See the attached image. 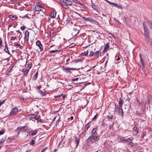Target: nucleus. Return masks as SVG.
Segmentation results:
<instances>
[{"mask_svg":"<svg viewBox=\"0 0 152 152\" xmlns=\"http://www.w3.org/2000/svg\"><path fill=\"white\" fill-rule=\"evenodd\" d=\"M97 129L94 128L93 129L92 132V134L86 140V142L88 143L96 142L99 140V136L98 133L96 132Z\"/></svg>","mask_w":152,"mask_h":152,"instance_id":"1","label":"nucleus"},{"mask_svg":"<svg viewBox=\"0 0 152 152\" xmlns=\"http://www.w3.org/2000/svg\"><path fill=\"white\" fill-rule=\"evenodd\" d=\"M80 30V28L79 26L74 28L72 33V35L73 36H76L79 34Z\"/></svg>","mask_w":152,"mask_h":152,"instance_id":"2","label":"nucleus"},{"mask_svg":"<svg viewBox=\"0 0 152 152\" xmlns=\"http://www.w3.org/2000/svg\"><path fill=\"white\" fill-rule=\"evenodd\" d=\"M143 24L145 35V40L147 41H149L150 39V36L148 35V31L146 30V26L145 25L144 23H143Z\"/></svg>","mask_w":152,"mask_h":152,"instance_id":"3","label":"nucleus"},{"mask_svg":"<svg viewBox=\"0 0 152 152\" xmlns=\"http://www.w3.org/2000/svg\"><path fill=\"white\" fill-rule=\"evenodd\" d=\"M31 115L30 117L31 119L34 118L38 122H42V120L40 118V116L38 115H29V116Z\"/></svg>","mask_w":152,"mask_h":152,"instance_id":"4","label":"nucleus"},{"mask_svg":"<svg viewBox=\"0 0 152 152\" xmlns=\"http://www.w3.org/2000/svg\"><path fill=\"white\" fill-rule=\"evenodd\" d=\"M124 101L120 97L119 99V107L118 108V110L119 111V112L120 113H123L122 110V105Z\"/></svg>","mask_w":152,"mask_h":152,"instance_id":"5","label":"nucleus"},{"mask_svg":"<svg viewBox=\"0 0 152 152\" xmlns=\"http://www.w3.org/2000/svg\"><path fill=\"white\" fill-rule=\"evenodd\" d=\"M43 8V7L40 4L37 3L35 7V10L36 11H42L41 9Z\"/></svg>","mask_w":152,"mask_h":152,"instance_id":"6","label":"nucleus"},{"mask_svg":"<svg viewBox=\"0 0 152 152\" xmlns=\"http://www.w3.org/2000/svg\"><path fill=\"white\" fill-rule=\"evenodd\" d=\"M28 127L27 126H23L18 127L17 128L16 130L17 132H19L20 131L23 132L28 129Z\"/></svg>","mask_w":152,"mask_h":152,"instance_id":"7","label":"nucleus"},{"mask_svg":"<svg viewBox=\"0 0 152 152\" xmlns=\"http://www.w3.org/2000/svg\"><path fill=\"white\" fill-rule=\"evenodd\" d=\"M36 44L39 48L40 51H42L43 50V46L39 41H37L36 42Z\"/></svg>","mask_w":152,"mask_h":152,"instance_id":"8","label":"nucleus"},{"mask_svg":"<svg viewBox=\"0 0 152 152\" xmlns=\"http://www.w3.org/2000/svg\"><path fill=\"white\" fill-rule=\"evenodd\" d=\"M62 1L63 3L68 5H71L72 4V1L69 0H63Z\"/></svg>","mask_w":152,"mask_h":152,"instance_id":"9","label":"nucleus"},{"mask_svg":"<svg viewBox=\"0 0 152 152\" xmlns=\"http://www.w3.org/2000/svg\"><path fill=\"white\" fill-rule=\"evenodd\" d=\"M133 132L134 135H136L138 132V128L134 126L133 129Z\"/></svg>","mask_w":152,"mask_h":152,"instance_id":"10","label":"nucleus"},{"mask_svg":"<svg viewBox=\"0 0 152 152\" xmlns=\"http://www.w3.org/2000/svg\"><path fill=\"white\" fill-rule=\"evenodd\" d=\"M18 112V109L17 108H13L11 111L10 114H15Z\"/></svg>","mask_w":152,"mask_h":152,"instance_id":"11","label":"nucleus"},{"mask_svg":"<svg viewBox=\"0 0 152 152\" xmlns=\"http://www.w3.org/2000/svg\"><path fill=\"white\" fill-rule=\"evenodd\" d=\"M25 37L24 39L28 41V37L29 36V33L28 30H26L25 31Z\"/></svg>","mask_w":152,"mask_h":152,"instance_id":"12","label":"nucleus"},{"mask_svg":"<svg viewBox=\"0 0 152 152\" xmlns=\"http://www.w3.org/2000/svg\"><path fill=\"white\" fill-rule=\"evenodd\" d=\"M83 19L87 20L88 21H91L92 22H93L94 21V20L92 18H87L84 17H83Z\"/></svg>","mask_w":152,"mask_h":152,"instance_id":"13","label":"nucleus"},{"mask_svg":"<svg viewBox=\"0 0 152 152\" xmlns=\"http://www.w3.org/2000/svg\"><path fill=\"white\" fill-rule=\"evenodd\" d=\"M122 141H125L126 142H128L129 141V140H132L133 139V138L132 137H130L129 138H127V139L123 138V139H121Z\"/></svg>","mask_w":152,"mask_h":152,"instance_id":"14","label":"nucleus"},{"mask_svg":"<svg viewBox=\"0 0 152 152\" xmlns=\"http://www.w3.org/2000/svg\"><path fill=\"white\" fill-rule=\"evenodd\" d=\"M111 5L114 6V7H116L118 9H121V6H120L118 5V4H117L112 2V3H111Z\"/></svg>","mask_w":152,"mask_h":152,"instance_id":"15","label":"nucleus"},{"mask_svg":"<svg viewBox=\"0 0 152 152\" xmlns=\"http://www.w3.org/2000/svg\"><path fill=\"white\" fill-rule=\"evenodd\" d=\"M38 130H35L34 131H31L30 132L31 135V136H33V135H36L37 132Z\"/></svg>","mask_w":152,"mask_h":152,"instance_id":"16","label":"nucleus"},{"mask_svg":"<svg viewBox=\"0 0 152 152\" xmlns=\"http://www.w3.org/2000/svg\"><path fill=\"white\" fill-rule=\"evenodd\" d=\"M90 127V125H89V123H88L85 125V128L84 129V131L86 132L88 130V128Z\"/></svg>","mask_w":152,"mask_h":152,"instance_id":"17","label":"nucleus"},{"mask_svg":"<svg viewBox=\"0 0 152 152\" xmlns=\"http://www.w3.org/2000/svg\"><path fill=\"white\" fill-rule=\"evenodd\" d=\"M4 50L5 52L8 53V54L10 55V52L8 50V48L7 47V44L5 45V47L4 49Z\"/></svg>","mask_w":152,"mask_h":152,"instance_id":"18","label":"nucleus"},{"mask_svg":"<svg viewBox=\"0 0 152 152\" xmlns=\"http://www.w3.org/2000/svg\"><path fill=\"white\" fill-rule=\"evenodd\" d=\"M55 33V31L54 29L51 30L50 32V37H53L54 35V34Z\"/></svg>","mask_w":152,"mask_h":152,"instance_id":"19","label":"nucleus"},{"mask_svg":"<svg viewBox=\"0 0 152 152\" xmlns=\"http://www.w3.org/2000/svg\"><path fill=\"white\" fill-rule=\"evenodd\" d=\"M101 52L99 51H97L94 53V56L98 57L99 55L101 54Z\"/></svg>","mask_w":152,"mask_h":152,"instance_id":"20","label":"nucleus"},{"mask_svg":"<svg viewBox=\"0 0 152 152\" xmlns=\"http://www.w3.org/2000/svg\"><path fill=\"white\" fill-rule=\"evenodd\" d=\"M17 32L19 33V35L18 37L19 38V41L20 40V39L22 37V35L20 31L19 30H18L16 31Z\"/></svg>","mask_w":152,"mask_h":152,"instance_id":"21","label":"nucleus"},{"mask_svg":"<svg viewBox=\"0 0 152 152\" xmlns=\"http://www.w3.org/2000/svg\"><path fill=\"white\" fill-rule=\"evenodd\" d=\"M56 15V12H54L51 13L50 16L52 18H55Z\"/></svg>","mask_w":152,"mask_h":152,"instance_id":"22","label":"nucleus"},{"mask_svg":"<svg viewBox=\"0 0 152 152\" xmlns=\"http://www.w3.org/2000/svg\"><path fill=\"white\" fill-rule=\"evenodd\" d=\"M109 47V46L108 45V43H107L104 46V51H106L107 50H108V48Z\"/></svg>","mask_w":152,"mask_h":152,"instance_id":"23","label":"nucleus"},{"mask_svg":"<svg viewBox=\"0 0 152 152\" xmlns=\"http://www.w3.org/2000/svg\"><path fill=\"white\" fill-rule=\"evenodd\" d=\"M62 7L66 9H68L69 8V7L68 5H66L65 4L63 3L61 4Z\"/></svg>","mask_w":152,"mask_h":152,"instance_id":"24","label":"nucleus"},{"mask_svg":"<svg viewBox=\"0 0 152 152\" xmlns=\"http://www.w3.org/2000/svg\"><path fill=\"white\" fill-rule=\"evenodd\" d=\"M6 139V137H3L0 140V144L4 142Z\"/></svg>","mask_w":152,"mask_h":152,"instance_id":"25","label":"nucleus"},{"mask_svg":"<svg viewBox=\"0 0 152 152\" xmlns=\"http://www.w3.org/2000/svg\"><path fill=\"white\" fill-rule=\"evenodd\" d=\"M91 7L92 8L95 10H96L97 9V7L94 3L92 4Z\"/></svg>","mask_w":152,"mask_h":152,"instance_id":"26","label":"nucleus"},{"mask_svg":"<svg viewBox=\"0 0 152 152\" xmlns=\"http://www.w3.org/2000/svg\"><path fill=\"white\" fill-rule=\"evenodd\" d=\"M147 20L149 26L152 29V21L148 20V19Z\"/></svg>","mask_w":152,"mask_h":152,"instance_id":"27","label":"nucleus"},{"mask_svg":"<svg viewBox=\"0 0 152 152\" xmlns=\"http://www.w3.org/2000/svg\"><path fill=\"white\" fill-rule=\"evenodd\" d=\"M15 46L20 49H22L23 47L20 44H15Z\"/></svg>","mask_w":152,"mask_h":152,"instance_id":"28","label":"nucleus"},{"mask_svg":"<svg viewBox=\"0 0 152 152\" xmlns=\"http://www.w3.org/2000/svg\"><path fill=\"white\" fill-rule=\"evenodd\" d=\"M9 18H10L11 19H12V20H14L16 19V17L15 16H14L12 15H10L9 16Z\"/></svg>","mask_w":152,"mask_h":152,"instance_id":"29","label":"nucleus"},{"mask_svg":"<svg viewBox=\"0 0 152 152\" xmlns=\"http://www.w3.org/2000/svg\"><path fill=\"white\" fill-rule=\"evenodd\" d=\"M75 140L76 143V147H77V145L79 143V140L77 137H75Z\"/></svg>","mask_w":152,"mask_h":152,"instance_id":"30","label":"nucleus"},{"mask_svg":"<svg viewBox=\"0 0 152 152\" xmlns=\"http://www.w3.org/2000/svg\"><path fill=\"white\" fill-rule=\"evenodd\" d=\"M94 55V52L93 51H91L89 53V56L91 57Z\"/></svg>","mask_w":152,"mask_h":152,"instance_id":"31","label":"nucleus"},{"mask_svg":"<svg viewBox=\"0 0 152 152\" xmlns=\"http://www.w3.org/2000/svg\"><path fill=\"white\" fill-rule=\"evenodd\" d=\"M35 142V141L34 140H33L30 143V144L34 146V142Z\"/></svg>","mask_w":152,"mask_h":152,"instance_id":"32","label":"nucleus"},{"mask_svg":"<svg viewBox=\"0 0 152 152\" xmlns=\"http://www.w3.org/2000/svg\"><path fill=\"white\" fill-rule=\"evenodd\" d=\"M88 54V52L87 51L86 52H85L82 53V55L83 56H87Z\"/></svg>","mask_w":152,"mask_h":152,"instance_id":"33","label":"nucleus"},{"mask_svg":"<svg viewBox=\"0 0 152 152\" xmlns=\"http://www.w3.org/2000/svg\"><path fill=\"white\" fill-rule=\"evenodd\" d=\"M80 4L81 6V7L83 8L86 9V6L83 4L81 3V2L80 3V4Z\"/></svg>","mask_w":152,"mask_h":152,"instance_id":"34","label":"nucleus"},{"mask_svg":"<svg viewBox=\"0 0 152 152\" xmlns=\"http://www.w3.org/2000/svg\"><path fill=\"white\" fill-rule=\"evenodd\" d=\"M72 1L73 2H74L76 4H80V2L78 1L77 0H73Z\"/></svg>","mask_w":152,"mask_h":152,"instance_id":"35","label":"nucleus"},{"mask_svg":"<svg viewBox=\"0 0 152 152\" xmlns=\"http://www.w3.org/2000/svg\"><path fill=\"white\" fill-rule=\"evenodd\" d=\"M17 39V37L16 36L15 37H12L11 38V40L12 41H14L15 39Z\"/></svg>","mask_w":152,"mask_h":152,"instance_id":"36","label":"nucleus"},{"mask_svg":"<svg viewBox=\"0 0 152 152\" xmlns=\"http://www.w3.org/2000/svg\"><path fill=\"white\" fill-rule=\"evenodd\" d=\"M57 118L58 119L57 121L58 120H59V119L60 118V115H58L57 116H56L54 118L53 120H54L56 118Z\"/></svg>","mask_w":152,"mask_h":152,"instance_id":"37","label":"nucleus"},{"mask_svg":"<svg viewBox=\"0 0 152 152\" xmlns=\"http://www.w3.org/2000/svg\"><path fill=\"white\" fill-rule=\"evenodd\" d=\"M38 74V72H37L36 73V74L35 75L34 77V78L35 80H36L37 79Z\"/></svg>","mask_w":152,"mask_h":152,"instance_id":"38","label":"nucleus"},{"mask_svg":"<svg viewBox=\"0 0 152 152\" xmlns=\"http://www.w3.org/2000/svg\"><path fill=\"white\" fill-rule=\"evenodd\" d=\"M58 51V50H50V53H53L56 52Z\"/></svg>","mask_w":152,"mask_h":152,"instance_id":"39","label":"nucleus"},{"mask_svg":"<svg viewBox=\"0 0 152 152\" xmlns=\"http://www.w3.org/2000/svg\"><path fill=\"white\" fill-rule=\"evenodd\" d=\"M106 117L107 119L108 118L112 119L113 118V115H110L107 116Z\"/></svg>","mask_w":152,"mask_h":152,"instance_id":"40","label":"nucleus"},{"mask_svg":"<svg viewBox=\"0 0 152 152\" xmlns=\"http://www.w3.org/2000/svg\"><path fill=\"white\" fill-rule=\"evenodd\" d=\"M29 70L28 69H26L24 71V74L26 75L28 73V72Z\"/></svg>","mask_w":152,"mask_h":152,"instance_id":"41","label":"nucleus"},{"mask_svg":"<svg viewBox=\"0 0 152 152\" xmlns=\"http://www.w3.org/2000/svg\"><path fill=\"white\" fill-rule=\"evenodd\" d=\"M48 147H44L41 152H44L48 148Z\"/></svg>","mask_w":152,"mask_h":152,"instance_id":"42","label":"nucleus"},{"mask_svg":"<svg viewBox=\"0 0 152 152\" xmlns=\"http://www.w3.org/2000/svg\"><path fill=\"white\" fill-rule=\"evenodd\" d=\"M39 92L42 95V96H44L45 95V93L43 92L42 91H40Z\"/></svg>","mask_w":152,"mask_h":152,"instance_id":"43","label":"nucleus"},{"mask_svg":"<svg viewBox=\"0 0 152 152\" xmlns=\"http://www.w3.org/2000/svg\"><path fill=\"white\" fill-rule=\"evenodd\" d=\"M129 144L130 145H131V146H133L134 145V143H133L132 142V141H130L129 142Z\"/></svg>","mask_w":152,"mask_h":152,"instance_id":"44","label":"nucleus"},{"mask_svg":"<svg viewBox=\"0 0 152 152\" xmlns=\"http://www.w3.org/2000/svg\"><path fill=\"white\" fill-rule=\"evenodd\" d=\"M26 27L25 26H22L21 27V28H21V30H24L25 29Z\"/></svg>","mask_w":152,"mask_h":152,"instance_id":"45","label":"nucleus"},{"mask_svg":"<svg viewBox=\"0 0 152 152\" xmlns=\"http://www.w3.org/2000/svg\"><path fill=\"white\" fill-rule=\"evenodd\" d=\"M5 132L4 131H0V135L3 134Z\"/></svg>","mask_w":152,"mask_h":152,"instance_id":"46","label":"nucleus"},{"mask_svg":"<svg viewBox=\"0 0 152 152\" xmlns=\"http://www.w3.org/2000/svg\"><path fill=\"white\" fill-rule=\"evenodd\" d=\"M65 69L66 71L67 72H70V70H69V69L68 68H66Z\"/></svg>","mask_w":152,"mask_h":152,"instance_id":"47","label":"nucleus"},{"mask_svg":"<svg viewBox=\"0 0 152 152\" xmlns=\"http://www.w3.org/2000/svg\"><path fill=\"white\" fill-rule=\"evenodd\" d=\"M4 102L5 100H3L0 102V107L2 104L4 103Z\"/></svg>","mask_w":152,"mask_h":152,"instance_id":"48","label":"nucleus"},{"mask_svg":"<svg viewBox=\"0 0 152 152\" xmlns=\"http://www.w3.org/2000/svg\"><path fill=\"white\" fill-rule=\"evenodd\" d=\"M78 80V78H75V79H73L72 80L73 82H74V81H77Z\"/></svg>","mask_w":152,"mask_h":152,"instance_id":"49","label":"nucleus"},{"mask_svg":"<svg viewBox=\"0 0 152 152\" xmlns=\"http://www.w3.org/2000/svg\"><path fill=\"white\" fill-rule=\"evenodd\" d=\"M2 44V42L1 38H0V46H1Z\"/></svg>","mask_w":152,"mask_h":152,"instance_id":"50","label":"nucleus"},{"mask_svg":"<svg viewBox=\"0 0 152 152\" xmlns=\"http://www.w3.org/2000/svg\"><path fill=\"white\" fill-rule=\"evenodd\" d=\"M114 21H115L116 23H120L119 22V21L117 20V19H114Z\"/></svg>","mask_w":152,"mask_h":152,"instance_id":"51","label":"nucleus"},{"mask_svg":"<svg viewBox=\"0 0 152 152\" xmlns=\"http://www.w3.org/2000/svg\"><path fill=\"white\" fill-rule=\"evenodd\" d=\"M96 115L94 116V118H93V120H94V119H95L96 117H97V115Z\"/></svg>","mask_w":152,"mask_h":152,"instance_id":"52","label":"nucleus"},{"mask_svg":"<svg viewBox=\"0 0 152 152\" xmlns=\"http://www.w3.org/2000/svg\"><path fill=\"white\" fill-rule=\"evenodd\" d=\"M106 1L109 4H110L111 5V3H112V2H110V1H108V0H106Z\"/></svg>","mask_w":152,"mask_h":152,"instance_id":"53","label":"nucleus"},{"mask_svg":"<svg viewBox=\"0 0 152 152\" xmlns=\"http://www.w3.org/2000/svg\"><path fill=\"white\" fill-rule=\"evenodd\" d=\"M140 62L142 63V59H141V54H140Z\"/></svg>","mask_w":152,"mask_h":152,"instance_id":"54","label":"nucleus"},{"mask_svg":"<svg viewBox=\"0 0 152 152\" xmlns=\"http://www.w3.org/2000/svg\"><path fill=\"white\" fill-rule=\"evenodd\" d=\"M96 152H102V151L101 150H99L97 151H96Z\"/></svg>","mask_w":152,"mask_h":152,"instance_id":"55","label":"nucleus"},{"mask_svg":"<svg viewBox=\"0 0 152 152\" xmlns=\"http://www.w3.org/2000/svg\"><path fill=\"white\" fill-rule=\"evenodd\" d=\"M70 118H71V120H73V119L74 117H73V116H71V117H70Z\"/></svg>","mask_w":152,"mask_h":152,"instance_id":"56","label":"nucleus"},{"mask_svg":"<svg viewBox=\"0 0 152 152\" xmlns=\"http://www.w3.org/2000/svg\"><path fill=\"white\" fill-rule=\"evenodd\" d=\"M120 59V58L119 57H118L116 59V60L117 61L119 60Z\"/></svg>","mask_w":152,"mask_h":152,"instance_id":"57","label":"nucleus"},{"mask_svg":"<svg viewBox=\"0 0 152 152\" xmlns=\"http://www.w3.org/2000/svg\"><path fill=\"white\" fill-rule=\"evenodd\" d=\"M61 96V95H58L56 96V97H60Z\"/></svg>","mask_w":152,"mask_h":152,"instance_id":"58","label":"nucleus"},{"mask_svg":"<svg viewBox=\"0 0 152 152\" xmlns=\"http://www.w3.org/2000/svg\"><path fill=\"white\" fill-rule=\"evenodd\" d=\"M62 98H63V99L65 98V95H63L62 96Z\"/></svg>","mask_w":152,"mask_h":152,"instance_id":"59","label":"nucleus"},{"mask_svg":"<svg viewBox=\"0 0 152 152\" xmlns=\"http://www.w3.org/2000/svg\"><path fill=\"white\" fill-rule=\"evenodd\" d=\"M57 150L56 149H54V152H56L57 151Z\"/></svg>","mask_w":152,"mask_h":152,"instance_id":"60","label":"nucleus"},{"mask_svg":"<svg viewBox=\"0 0 152 152\" xmlns=\"http://www.w3.org/2000/svg\"><path fill=\"white\" fill-rule=\"evenodd\" d=\"M54 45H52V46H50V48H51V47H53V46H54Z\"/></svg>","mask_w":152,"mask_h":152,"instance_id":"61","label":"nucleus"},{"mask_svg":"<svg viewBox=\"0 0 152 152\" xmlns=\"http://www.w3.org/2000/svg\"><path fill=\"white\" fill-rule=\"evenodd\" d=\"M17 35L18 36V37L19 35V33H18L17 34Z\"/></svg>","mask_w":152,"mask_h":152,"instance_id":"62","label":"nucleus"},{"mask_svg":"<svg viewBox=\"0 0 152 152\" xmlns=\"http://www.w3.org/2000/svg\"><path fill=\"white\" fill-rule=\"evenodd\" d=\"M69 60V59H67V61H68Z\"/></svg>","mask_w":152,"mask_h":152,"instance_id":"63","label":"nucleus"},{"mask_svg":"<svg viewBox=\"0 0 152 152\" xmlns=\"http://www.w3.org/2000/svg\"><path fill=\"white\" fill-rule=\"evenodd\" d=\"M151 45L152 44V42H151Z\"/></svg>","mask_w":152,"mask_h":152,"instance_id":"64","label":"nucleus"}]
</instances>
